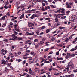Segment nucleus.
<instances>
[{"label":"nucleus","instance_id":"f03ea898","mask_svg":"<svg viewBox=\"0 0 77 77\" xmlns=\"http://www.w3.org/2000/svg\"><path fill=\"white\" fill-rule=\"evenodd\" d=\"M35 23H28V26L29 27H32V26H34L35 25Z\"/></svg>","mask_w":77,"mask_h":77},{"label":"nucleus","instance_id":"7ed1b4c3","mask_svg":"<svg viewBox=\"0 0 77 77\" xmlns=\"http://www.w3.org/2000/svg\"><path fill=\"white\" fill-rule=\"evenodd\" d=\"M65 11L64 9H61V12L62 13V14H61V15H62V16H63V15H65V11Z\"/></svg>","mask_w":77,"mask_h":77},{"label":"nucleus","instance_id":"bf43d9fd","mask_svg":"<svg viewBox=\"0 0 77 77\" xmlns=\"http://www.w3.org/2000/svg\"><path fill=\"white\" fill-rule=\"evenodd\" d=\"M10 25L11 26H13V23L12 22H10Z\"/></svg>","mask_w":77,"mask_h":77},{"label":"nucleus","instance_id":"338daca9","mask_svg":"<svg viewBox=\"0 0 77 77\" xmlns=\"http://www.w3.org/2000/svg\"><path fill=\"white\" fill-rule=\"evenodd\" d=\"M46 40V38H44L43 39H42L43 41H45V40Z\"/></svg>","mask_w":77,"mask_h":77},{"label":"nucleus","instance_id":"f3484780","mask_svg":"<svg viewBox=\"0 0 77 77\" xmlns=\"http://www.w3.org/2000/svg\"><path fill=\"white\" fill-rule=\"evenodd\" d=\"M50 31V29H47L46 31V33H49V32Z\"/></svg>","mask_w":77,"mask_h":77},{"label":"nucleus","instance_id":"1a4fd4ad","mask_svg":"<svg viewBox=\"0 0 77 77\" xmlns=\"http://www.w3.org/2000/svg\"><path fill=\"white\" fill-rule=\"evenodd\" d=\"M65 45V43L63 42H61L60 44V47H63V45Z\"/></svg>","mask_w":77,"mask_h":77},{"label":"nucleus","instance_id":"4d7b16f0","mask_svg":"<svg viewBox=\"0 0 77 77\" xmlns=\"http://www.w3.org/2000/svg\"><path fill=\"white\" fill-rule=\"evenodd\" d=\"M29 72L30 73V72H32V69L31 68L29 69Z\"/></svg>","mask_w":77,"mask_h":77},{"label":"nucleus","instance_id":"6e6552de","mask_svg":"<svg viewBox=\"0 0 77 77\" xmlns=\"http://www.w3.org/2000/svg\"><path fill=\"white\" fill-rule=\"evenodd\" d=\"M66 68H65L66 69L67 71H68L69 70V66H68V65L66 66Z\"/></svg>","mask_w":77,"mask_h":77},{"label":"nucleus","instance_id":"a19ab883","mask_svg":"<svg viewBox=\"0 0 77 77\" xmlns=\"http://www.w3.org/2000/svg\"><path fill=\"white\" fill-rule=\"evenodd\" d=\"M33 2L34 3H37L38 2V0H34Z\"/></svg>","mask_w":77,"mask_h":77},{"label":"nucleus","instance_id":"de8ad7c7","mask_svg":"<svg viewBox=\"0 0 77 77\" xmlns=\"http://www.w3.org/2000/svg\"><path fill=\"white\" fill-rule=\"evenodd\" d=\"M39 47V45L38 44L36 45L35 46V48H38Z\"/></svg>","mask_w":77,"mask_h":77},{"label":"nucleus","instance_id":"b1692460","mask_svg":"<svg viewBox=\"0 0 77 77\" xmlns=\"http://www.w3.org/2000/svg\"><path fill=\"white\" fill-rule=\"evenodd\" d=\"M25 13H32V12L30 11V10H29L27 11H26Z\"/></svg>","mask_w":77,"mask_h":77},{"label":"nucleus","instance_id":"9b49d317","mask_svg":"<svg viewBox=\"0 0 77 77\" xmlns=\"http://www.w3.org/2000/svg\"><path fill=\"white\" fill-rule=\"evenodd\" d=\"M27 35H28L29 36H30V35H33V34H34V32H31V33H27Z\"/></svg>","mask_w":77,"mask_h":77},{"label":"nucleus","instance_id":"9d476101","mask_svg":"<svg viewBox=\"0 0 77 77\" xmlns=\"http://www.w3.org/2000/svg\"><path fill=\"white\" fill-rule=\"evenodd\" d=\"M50 6H51V7H52V8L53 9H54V8H56V5L54 6L53 5H50Z\"/></svg>","mask_w":77,"mask_h":77},{"label":"nucleus","instance_id":"39448f33","mask_svg":"<svg viewBox=\"0 0 77 77\" xmlns=\"http://www.w3.org/2000/svg\"><path fill=\"white\" fill-rule=\"evenodd\" d=\"M38 16H36L35 14H33L32 17H31V19H33L34 18H35V17H37Z\"/></svg>","mask_w":77,"mask_h":77},{"label":"nucleus","instance_id":"c85d7f7f","mask_svg":"<svg viewBox=\"0 0 77 77\" xmlns=\"http://www.w3.org/2000/svg\"><path fill=\"white\" fill-rule=\"evenodd\" d=\"M42 11H45V9H44V6H42Z\"/></svg>","mask_w":77,"mask_h":77},{"label":"nucleus","instance_id":"aec40b11","mask_svg":"<svg viewBox=\"0 0 77 77\" xmlns=\"http://www.w3.org/2000/svg\"><path fill=\"white\" fill-rule=\"evenodd\" d=\"M67 55H69V56H70L71 57H72V54H71L69 53H67Z\"/></svg>","mask_w":77,"mask_h":77},{"label":"nucleus","instance_id":"680f3d73","mask_svg":"<svg viewBox=\"0 0 77 77\" xmlns=\"http://www.w3.org/2000/svg\"><path fill=\"white\" fill-rule=\"evenodd\" d=\"M18 39H19V40H22V38H20V37H19L18 38Z\"/></svg>","mask_w":77,"mask_h":77},{"label":"nucleus","instance_id":"37998d69","mask_svg":"<svg viewBox=\"0 0 77 77\" xmlns=\"http://www.w3.org/2000/svg\"><path fill=\"white\" fill-rule=\"evenodd\" d=\"M43 15H47V12H44L43 13Z\"/></svg>","mask_w":77,"mask_h":77},{"label":"nucleus","instance_id":"58836bf2","mask_svg":"<svg viewBox=\"0 0 77 77\" xmlns=\"http://www.w3.org/2000/svg\"><path fill=\"white\" fill-rule=\"evenodd\" d=\"M6 26V23H4L3 25H2L3 27H5Z\"/></svg>","mask_w":77,"mask_h":77},{"label":"nucleus","instance_id":"f8f14e48","mask_svg":"<svg viewBox=\"0 0 77 77\" xmlns=\"http://www.w3.org/2000/svg\"><path fill=\"white\" fill-rule=\"evenodd\" d=\"M41 71L42 72L40 73V74H44V73H45V72H45L44 71V69H41Z\"/></svg>","mask_w":77,"mask_h":77},{"label":"nucleus","instance_id":"20e7f679","mask_svg":"<svg viewBox=\"0 0 77 77\" xmlns=\"http://www.w3.org/2000/svg\"><path fill=\"white\" fill-rule=\"evenodd\" d=\"M50 9V7L49 6H45V10H48V9Z\"/></svg>","mask_w":77,"mask_h":77},{"label":"nucleus","instance_id":"7c9ffc66","mask_svg":"<svg viewBox=\"0 0 77 77\" xmlns=\"http://www.w3.org/2000/svg\"><path fill=\"white\" fill-rule=\"evenodd\" d=\"M31 42V41L30 40H28L26 42L27 44H28L29 42Z\"/></svg>","mask_w":77,"mask_h":77},{"label":"nucleus","instance_id":"864d4df0","mask_svg":"<svg viewBox=\"0 0 77 77\" xmlns=\"http://www.w3.org/2000/svg\"><path fill=\"white\" fill-rule=\"evenodd\" d=\"M8 77H15V76H12V75H9L8 76Z\"/></svg>","mask_w":77,"mask_h":77},{"label":"nucleus","instance_id":"cd10ccee","mask_svg":"<svg viewBox=\"0 0 77 77\" xmlns=\"http://www.w3.org/2000/svg\"><path fill=\"white\" fill-rule=\"evenodd\" d=\"M57 60H63V58H58V57H57Z\"/></svg>","mask_w":77,"mask_h":77},{"label":"nucleus","instance_id":"79ce46f5","mask_svg":"<svg viewBox=\"0 0 77 77\" xmlns=\"http://www.w3.org/2000/svg\"><path fill=\"white\" fill-rule=\"evenodd\" d=\"M65 18H66V16H63V17H61V19H65Z\"/></svg>","mask_w":77,"mask_h":77},{"label":"nucleus","instance_id":"5701e85b","mask_svg":"<svg viewBox=\"0 0 77 77\" xmlns=\"http://www.w3.org/2000/svg\"><path fill=\"white\" fill-rule=\"evenodd\" d=\"M33 62L32 61H29L28 62V63H29V64H30H30H31V63H33Z\"/></svg>","mask_w":77,"mask_h":77},{"label":"nucleus","instance_id":"c756f323","mask_svg":"<svg viewBox=\"0 0 77 77\" xmlns=\"http://www.w3.org/2000/svg\"><path fill=\"white\" fill-rule=\"evenodd\" d=\"M60 25V23H56L55 26H59V25Z\"/></svg>","mask_w":77,"mask_h":77},{"label":"nucleus","instance_id":"603ef678","mask_svg":"<svg viewBox=\"0 0 77 77\" xmlns=\"http://www.w3.org/2000/svg\"><path fill=\"white\" fill-rule=\"evenodd\" d=\"M31 7H32V6H31V5H29V6L28 8H27V9H29V8H31Z\"/></svg>","mask_w":77,"mask_h":77},{"label":"nucleus","instance_id":"6ab92c4d","mask_svg":"<svg viewBox=\"0 0 77 77\" xmlns=\"http://www.w3.org/2000/svg\"><path fill=\"white\" fill-rule=\"evenodd\" d=\"M23 18H24V14H22L20 17V19H22Z\"/></svg>","mask_w":77,"mask_h":77},{"label":"nucleus","instance_id":"4be33fe9","mask_svg":"<svg viewBox=\"0 0 77 77\" xmlns=\"http://www.w3.org/2000/svg\"><path fill=\"white\" fill-rule=\"evenodd\" d=\"M44 43V42H42V41H41L40 42V45H42Z\"/></svg>","mask_w":77,"mask_h":77},{"label":"nucleus","instance_id":"393cba45","mask_svg":"<svg viewBox=\"0 0 77 77\" xmlns=\"http://www.w3.org/2000/svg\"><path fill=\"white\" fill-rule=\"evenodd\" d=\"M60 29L61 30H62V29H65V27H59Z\"/></svg>","mask_w":77,"mask_h":77},{"label":"nucleus","instance_id":"a878e982","mask_svg":"<svg viewBox=\"0 0 77 77\" xmlns=\"http://www.w3.org/2000/svg\"><path fill=\"white\" fill-rule=\"evenodd\" d=\"M7 71H8V68H7V67H5V69L4 71V72H6Z\"/></svg>","mask_w":77,"mask_h":77},{"label":"nucleus","instance_id":"e2e57ef3","mask_svg":"<svg viewBox=\"0 0 77 77\" xmlns=\"http://www.w3.org/2000/svg\"><path fill=\"white\" fill-rule=\"evenodd\" d=\"M49 50V48H46L45 50V51H48V50Z\"/></svg>","mask_w":77,"mask_h":77},{"label":"nucleus","instance_id":"473e14b6","mask_svg":"<svg viewBox=\"0 0 77 77\" xmlns=\"http://www.w3.org/2000/svg\"><path fill=\"white\" fill-rule=\"evenodd\" d=\"M34 42H38V39H35L34 40Z\"/></svg>","mask_w":77,"mask_h":77},{"label":"nucleus","instance_id":"3c124183","mask_svg":"<svg viewBox=\"0 0 77 77\" xmlns=\"http://www.w3.org/2000/svg\"><path fill=\"white\" fill-rule=\"evenodd\" d=\"M54 40H55V38H53L52 39H51L50 40L51 41H54Z\"/></svg>","mask_w":77,"mask_h":77},{"label":"nucleus","instance_id":"13d9d810","mask_svg":"<svg viewBox=\"0 0 77 77\" xmlns=\"http://www.w3.org/2000/svg\"><path fill=\"white\" fill-rule=\"evenodd\" d=\"M49 38H51V39H52V38H53L54 37L53 36H49Z\"/></svg>","mask_w":77,"mask_h":77},{"label":"nucleus","instance_id":"4468645a","mask_svg":"<svg viewBox=\"0 0 77 77\" xmlns=\"http://www.w3.org/2000/svg\"><path fill=\"white\" fill-rule=\"evenodd\" d=\"M30 74L31 75H35V73L31 72H29Z\"/></svg>","mask_w":77,"mask_h":77},{"label":"nucleus","instance_id":"09e8293b","mask_svg":"<svg viewBox=\"0 0 77 77\" xmlns=\"http://www.w3.org/2000/svg\"><path fill=\"white\" fill-rule=\"evenodd\" d=\"M72 5H73V3H71L70 2L69 3V5H70V6H72Z\"/></svg>","mask_w":77,"mask_h":77},{"label":"nucleus","instance_id":"2eb2a0df","mask_svg":"<svg viewBox=\"0 0 77 77\" xmlns=\"http://www.w3.org/2000/svg\"><path fill=\"white\" fill-rule=\"evenodd\" d=\"M3 63L4 64H6V61H5V60L2 61V64H3Z\"/></svg>","mask_w":77,"mask_h":77},{"label":"nucleus","instance_id":"f704fd0d","mask_svg":"<svg viewBox=\"0 0 77 77\" xmlns=\"http://www.w3.org/2000/svg\"><path fill=\"white\" fill-rule=\"evenodd\" d=\"M14 56H18V54H17V53L15 52L14 53Z\"/></svg>","mask_w":77,"mask_h":77},{"label":"nucleus","instance_id":"c9c22d12","mask_svg":"<svg viewBox=\"0 0 77 77\" xmlns=\"http://www.w3.org/2000/svg\"><path fill=\"white\" fill-rule=\"evenodd\" d=\"M69 56L68 55H67L66 56V59H68V58H69Z\"/></svg>","mask_w":77,"mask_h":77},{"label":"nucleus","instance_id":"bb28decb","mask_svg":"<svg viewBox=\"0 0 77 77\" xmlns=\"http://www.w3.org/2000/svg\"><path fill=\"white\" fill-rule=\"evenodd\" d=\"M7 67H9L11 65V63H8L7 64Z\"/></svg>","mask_w":77,"mask_h":77},{"label":"nucleus","instance_id":"6e6d98bb","mask_svg":"<svg viewBox=\"0 0 77 77\" xmlns=\"http://www.w3.org/2000/svg\"><path fill=\"white\" fill-rule=\"evenodd\" d=\"M16 5H17V6H18V1H17Z\"/></svg>","mask_w":77,"mask_h":77},{"label":"nucleus","instance_id":"72a5a7b5","mask_svg":"<svg viewBox=\"0 0 77 77\" xmlns=\"http://www.w3.org/2000/svg\"><path fill=\"white\" fill-rule=\"evenodd\" d=\"M60 12H61V9H60L59 10H57V12H59V13H60Z\"/></svg>","mask_w":77,"mask_h":77},{"label":"nucleus","instance_id":"c03bdc74","mask_svg":"<svg viewBox=\"0 0 77 77\" xmlns=\"http://www.w3.org/2000/svg\"><path fill=\"white\" fill-rule=\"evenodd\" d=\"M5 18H6L5 16H3L2 17V20H5Z\"/></svg>","mask_w":77,"mask_h":77},{"label":"nucleus","instance_id":"69168bd1","mask_svg":"<svg viewBox=\"0 0 77 77\" xmlns=\"http://www.w3.org/2000/svg\"><path fill=\"white\" fill-rule=\"evenodd\" d=\"M45 20H50V18H46L45 19Z\"/></svg>","mask_w":77,"mask_h":77},{"label":"nucleus","instance_id":"0e129e2a","mask_svg":"<svg viewBox=\"0 0 77 77\" xmlns=\"http://www.w3.org/2000/svg\"><path fill=\"white\" fill-rule=\"evenodd\" d=\"M56 55H59V52H57L56 53Z\"/></svg>","mask_w":77,"mask_h":77},{"label":"nucleus","instance_id":"a211bd4d","mask_svg":"<svg viewBox=\"0 0 77 77\" xmlns=\"http://www.w3.org/2000/svg\"><path fill=\"white\" fill-rule=\"evenodd\" d=\"M26 60H24L22 62L23 65H25V64H26Z\"/></svg>","mask_w":77,"mask_h":77},{"label":"nucleus","instance_id":"052dcab7","mask_svg":"<svg viewBox=\"0 0 77 77\" xmlns=\"http://www.w3.org/2000/svg\"><path fill=\"white\" fill-rule=\"evenodd\" d=\"M21 54V52H18V54H19V55H20Z\"/></svg>","mask_w":77,"mask_h":77},{"label":"nucleus","instance_id":"dca6fc26","mask_svg":"<svg viewBox=\"0 0 77 77\" xmlns=\"http://www.w3.org/2000/svg\"><path fill=\"white\" fill-rule=\"evenodd\" d=\"M9 5V0H7V1L5 2V5Z\"/></svg>","mask_w":77,"mask_h":77},{"label":"nucleus","instance_id":"774afa93","mask_svg":"<svg viewBox=\"0 0 77 77\" xmlns=\"http://www.w3.org/2000/svg\"><path fill=\"white\" fill-rule=\"evenodd\" d=\"M8 28H12V26H10V25H8Z\"/></svg>","mask_w":77,"mask_h":77},{"label":"nucleus","instance_id":"423d86ee","mask_svg":"<svg viewBox=\"0 0 77 77\" xmlns=\"http://www.w3.org/2000/svg\"><path fill=\"white\" fill-rule=\"evenodd\" d=\"M38 70H39V69H38V68L37 67H36L34 69V71H35L34 72L35 73H36V72L37 71H38Z\"/></svg>","mask_w":77,"mask_h":77},{"label":"nucleus","instance_id":"0eeeda50","mask_svg":"<svg viewBox=\"0 0 77 77\" xmlns=\"http://www.w3.org/2000/svg\"><path fill=\"white\" fill-rule=\"evenodd\" d=\"M42 2H45L46 3V5H48V2L47 1H45L44 0H42Z\"/></svg>","mask_w":77,"mask_h":77},{"label":"nucleus","instance_id":"4c0bfd02","mask_svg":"<svg viewBox=\"0 0 77 77\" xmlns=\"http://www.w3.org/2000/svg\"><path fill=\"white\" fill-rule=\"evenodd\" d=\"M9 40L8 39H4L3 40V41H5V42H7Z\"/></svg>","mask_w":77,"mask_h":77},{"label":"nucleus","instance_id":"e433bc0d","mask_svg":"<svg viewBox=\"0 0 77 77\" xmlns=\"http://www.w3.org/2000/svg\"><path fill=\"white\" fill-rule=\"evenodd\" d=\"M67 8H71V6L69 5L67 6Z\"/></svg>","mask_w":77,"mask_h":77},{"label":"nucleus","instance_id":"a18cd8bd","mask_svg":"<svg viewBox=\"0 0 77 77\" xmlns=\"http://www.w3.org/2000/svg\"><path fill=\"white\" fill-rule=\"evenodd\" d=\"M9 3H13V0H9Z\"/></svg>","mask_w":77,"mask_h":77},{"label":"nucleus","instance_id":"49530a36","mask_svg":"<svg viewBox=\"0 0 77 77\" xmlns=\"http://www.w3.org/2000/svg\"><path fill=\"white\" fill-rule=\"evenodd\" d=\"M4 8L5 9H8V6H6V5H5V6L4 7Z\"/></svg>","mask_w":77,"mask_h":77},{"label":"nucleus","instance_id":"ddd939ff","mask_svg":"<svg viewBox=\"0 0 77 77\" xmlns=\"http://www.w3.org/2000/svg\"><path fill=\"white\" fill-rule=\"evenodd\" d=\"M55 21L56 23H57V22L59 21V20L58 19V18L57 17L55 19Z\"/></svg>","mask_w":77,"mask_h":77},{"label":"nucleus","instance_id":"412c9836","mask_svg":"<svg viewBox=\"0 0 77 77\" xmlns=\"http://www.w3.org/2000/svg\"><path fill=\"white\" fill-rule=\"evenodd\" d=\"M45 26H42L41 27L42 30H44V29H45Z\"/></svg>","mask_w":77,"mask_h":77},{"label":"nucleus","instance_id":"2f4dec72","mask_svg":"<svg viewBox=\"0 0 77 77\" xmlns=\"http://www.w3.org/2000/svg\"><path fill=\"white\" fill-rule=\"evenodd\" d=\"M69 77H74V74H71V75H69Z\"/></svg>","mask_w":77,"mask_h":77},{"label":"nucleus","instance_id":"ea45409f","mask_svg":"<svg viewBox=\"0 0 77 77\" xmlns=\"http://www.w3.org/2000/svg\"><path fill=\"white\" fill-rule=\"evenodd\" d=\"M36 11L35 9H33L32 10H30L31 12H35Z\"/></svg>","mask_w":77,"mask_h":77},{"label":"nucleus","instance_id":"5fc2aeb1","mask_svg":"<svg viewBox=\"0 0 77 77\" xmlns=\"http://www.w3.org/2000/svg\"><path fill=\"white\" fill-rule=\"evenodd\" d=\"M42 5L43 6H45V4L43 2Z\"/></svg>","mask_w":77,"mask_h":77},{"label":"nucleus","instance_id":"f257e3e1","mask_svg":"<svg viewBox=\"0 0 77 77\" xmlns=\"http://www.w3.org/2000/svg\"><path fill=\"white\" fill-rule=\"evenodd\" d=\"M67 65L69 66L71 69H73L74 68V64L72 62H70Z\"/></svg>","mask_w":77,"mask_h":77},{"label":"nucleus","instance_id":"8fccbe9b","mask_svg":"<svg viewBox=\"0 0 77 77\" xmlns=\"http://www.w3.org/2000/svg\"><path fill=\"white\" fill-rule=\"evenodd\" d=\"M52 59H53V58H51V59H49V60L50 62H52Z\"/></svg>","mask_w":77,"mask_h":77}]
</instances>
